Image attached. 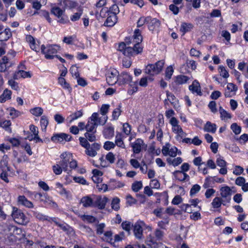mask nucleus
I'll return each mask as SVG.
<instances>
[{
    "mask_svg": "<svg viewBox=\"0 0 248 248\" xmlns=\"http://www.w3.org/2000/svg\"><path fill=\"white\" fill-rule=\"evenodd\" d=\"M26 41L29 43L30 47L36 52H39V42L38 41L36 42L34 38L31 35H27L26 37Z\"/></svg>",
    "mask_w": 248,
    "mask_h": 248,
    "instance_id": "obj_20",
    "label": "nucleus"
},
{
    "mask_svg": "<svg viewBox=\"0 0 248 248\" xmlns=\"http://www.w3.org/2000/svg\"><path fill=\"white\" fill-rule=\"evenodd\" d=\"M94 201V195L93 198L90 196H85L80 200V203L84 207H93Z\"/></svg>",
    "mask_w": 248,
    "mask_h": 248,
    "instance_id": "obj_27",
    "label": "nucleus"
},
{
    "mask_svg": "<svg viewBox=\"0 0 248 248\" xmlns=\"http://www.w3.org/2000/svg\"><path fill=\"white\" fill-rule=\"evenodd\" d=\"M8 158L7 156H3L0 160V170H10L8 166Z\"/></svg>",
    "mask_w": 248,
    "mask_h": 248,
    "instance_id": "obj_38",
    "label": "nucleus"
},
{
    "mask_svg": "<svg viewBox=\"0 0 248 248\" xmlns=\"http://www.w3.org/2000/svg\"><path fill=\"white\" fill-rule=\"evenodd\" d=\"M106 160V158L104 159V156L102 155L99 158L100 164L97 165L95 166L98 168H105L108 167L109 166V164L107 162Z\"/></svg>",
    "mask_w": 248,
    "mask_h": 248,
    "instance_id": "obj_60",
    "label": "nucleus"
},
{
    "mask_svg": "<svg viewBox=\"0 0 248 248\" xmlns=\"http://www.w3.org/2000/svg\"><path fill=\"white\" fill-rule=\"evenodd\" d=\"M31 75L29 72L25 71L24 70L20 69L16 72L13 75V78L14 79H18L21 78H31Z\"/></svg>",
    "mask_w": 248,
    "mask_h": 248,
    "instance_id": "obj_29",
    "label": "nucleus"
},
{
    "mask_svg": "<svg viewBox=\"0 0 248 248\" xmlns=\"http://www.w3.org/2000/svg\"><path fill=\"white\" fill-rule=\"evenodd\" d=\"M18 202L19 204L28 208H32L33 207V203L29 201L24 196H18Z\"/></svg>",
    "mask_w": 248,
    "mask_h": 248,
    "instance_id": "obj_28",
    "label": "nucleus"
},
{
    "mask_svg": "<svg viewBox=\"0 0 248 248\" xmlns=\"http://www.w3.org/2000/svg\"><path fill=\"white\" fill-rule=\"evenodd\" d=\"M189 89L193 93H196L199 95L202 94L200 83L196 80H195L192 84L189 86Z\"/></svg>",
    "mask_w": 248,
    "mask_h": 248,
    "instance_id": "obj_23",
    "label": "nucleus"
},
{
    "mask_svg": "<svg viewBox=\"0 0 248 248\" xmlns=\"http://www.w3.org/2000/svg\"><path fill=\"white\" fill-rule=\"evenodd\" d=\"M219 72L220 75L224 78H228L229 77L228 72L226 70L225 68L223 66H219Z\"/></svg>",
    "mask_w": 248,
    "mask_h": 248,
    "instance_id": "obj_55",
    "label": "nucleus"
},
{
    "mask_svg": "<svg viewBox=\"0 0 248 248\" xmlns=\"http://www.w3.org/2000/svg\"><path fill=\"white\" fill-rule=\"evenodd\" d=\"M150 20V16L140 17L137 21V27H142L145 23H147Z\"/></svg>",
    "mask_w": 248,
    "mask_h": 248,
    "instance_id": "obj_45",
    "label": "nucleus"
},
{
    "mask_svg": "<svg viewBox=\"0 0 248 248\" xmlns=\"http://www.w3.org/2000/svg\"><path fill=\"white\" fill-rule=\"evenodd\" d=\"M30 112L33 115L39 117L43 113V109L41 107H35L30 110Z\"/></svg>",
    "mask_w": 248,
    "mask_h": 248,
    "instance_id": "obj_46",
    "label": "nucleus"
},
{
    "mask_svg": "<svg viewBox=\"0 0 248 248\" xmlns=\"http://www.w3.org/2000/svg\"><path fill=\"white\" fill-rule=\"evenodd\" d=\"M173 69L172 66H170L166 68L165 71V77L167 79H170L173 73Z\"/></svg>",
    "mask_w": 248,
    "mask_h": 248,
    "instance_id": "obj_59",
    "label": "nucleus"
},
{
    "mask_svg": "<svg viewBox=\"0 0 248 248\" xmlns=\"http://www.w3.org/2000/svg\"><path fill=\"white\" fill-rule=\"evenodd\" d=\"M12 36V32L9 29H6L0 32V41L7 40Z\"/></svg>",
    "mask_w": 248,
    "mask_h": 248,
    "instance_id": "obj_36",
    "label": "nucleus"
},
{
    "mask_svg": "<svg viewBox=\"0 0 248 248\" xmlns=\"http://www.w3.org/2000/svg\"><path fill=\"white\" fill-rule=\"evenodd\" d=\"M201 189V186L195 184L194 185L190 191V194L191 196L195 195L196 193H197Z\"/></svg>",
    "mask_w": 248,
    "mask_h": 248,
    "instance_id": "obj_63",
    "label": "nucleus"
},
{
    "mask_svg": "<svg viewBox=\"0 0 248 248\" xmlns=\"http://www.w3.org/2000/svg\"><path fill=\"white\" fill-rule=\"evenodd\" d=\"M96 114H92L89 118L88 123L86 125V130L87 132H96V127L97 126L94 121L96 120Z\"/></svg>",
    "mask_w": 248,
    "mask_h": 248,
    "instance_id": "obj_15",
    "label": "nucleus"
},
{
    "mask_svg": "<svg viewBox=\"0 0 248 248\" xmlns=\"http://www.w3.org/2000/svg\"><path fill=\"white\" fill-rule=\"evenodd\" d=\"M58 82L63 88L67 89L69 91L71 90V88L69 84L63 78L60 77L58 78Z\"/></svg>",
    "mask_w": 248,
    "mask_h": 248,
    "instance_id": "obj_47",
    "label": "nucleus"
},
{
    "mask_svg": "<svg viewBox=\"0 0 248 248\" xmlns=\"http://www.w3.org/2000/svg\"><path fill=\"white\" fill-rule=\"evenodd\" d=\"M12 92L8 89H5L0 96V102L4 103L11 98Z\"/></svg>",
    "mask_w": 248,
    "mask_h": 248,
    "instance_id": "obj_35",
    "label": "nucleus"
},
{
    "mask_svg": "<svg viewBox=\"0 0 248 248\" xmlns=\"http://www.w3.org/2000/svg\"><path fill=\"white\" fill-rule=\"evenodd\" d=\"M164 63V61L161 60L158 61L155 64H148L144 70V72L151 76L157 75L162 71Z\"/></svg>",
    "mask_w": 248,
    "mask_h": 248,
    "instance_id": "obj_5",
    "label": "nucleus"
},
{
    "mask_svg": "<svg viewBox=\"0 0 248 248\" xmlns=\"http://www.w3.org/2000/svg\"><path fill=\"white\" fill-rule=\"evenodd\" d=\"M108 13L106 14L107 19L105 22V25L107 26L112 27L114 26L117 22V16L114 14H109Z\"/></svg>",
    "mask_w": 248,
    "mask_h": 248,
    "instance_id": "obj_25",
    "label": "nucleus"
},
{
    "mask_svg": "<svg viewBox=\"0 0 248 248\" xmlns=\"http://www.w3.org/2000/svg\"><path fill=\"white\" fill-rule=\"evenodd\" d=\"M83 115V112L82 110L77 111L74 113H72L67 118V120L69 121V123H71L74 121L82 117Z\"/></svg>",
    "mask_w": 248,
    "mask_h": 248,
    "instance_id": "obj_34",
    "label": "nucleus"
},
{
    "mask_svg": "<svg viewBox=\"0 0 248 248\" xmlns=\"http://www.w3.org/2000/svg\"><path fill=\"white\" fill-rule=\"evenodd\" d=\"M123 131L125 135H130L131 131V125L127 123H124L123 125Z\"/></svg>",
    "mask_w": 248,
    "mask_h": 248,
    "instance_id": "obj_56",
    "label": "nucleus"
},
{
    "mask_svg": "<svg viewBox=\"0 0 248 248\" xmlns=\"http://www.w3.org/2000/svg\"><path fill=\"white\" fill-rule=\"evenodd\" d=\"M93 114H96V120L94 121V122L96 123V125L98 126V125H104L108 120L107 116H104L102 117H98V114L96 112L93 113Z\"/></svg>",
    "mask_w": 248,
    "mask_h": 248,
    "instance_id": "obj_42",
    "label": "nucleus"
},
{
    "mask_svg": "<svg viewBox=\"0 0 248 248\" xmlns=\"http://www.w3.org/2000/svg\"><path fill=\"white\" fill-rule=\"evenodd\" d=\"M237 90V87L235 85L229 83L227 84L224 95L226 97H231L235 94Z\"/></svg>",
    "mask_w": 248,
    "mask_h": 248,
    "instance_id": "obj_17",
    "label": "nucleus"
},
{
    "mask_svg": "<svg viewBox=\"0 0 248 248\" xmlns=\"http://www.w3.org/2000/svg\"><path fill=\"white\" fill-rule=\"evenodd\" d=\"M219 111L222 120H227L232 118L231 114L224 110L221 107H219Z\"/></svg>",
    "mask_w": 248,
    "mask_h": 248,
    "instance_id": "obj_43",
    "label": "nucleus"
},
{
    "mask_svg": "<svg viewBox=\"0 0 248 248\" xmlns=\"http://www.w3.org/2000/svg\"><path fill=\"white\" fill-rule=\"evenodd\" d=\"M33 215L37 219L41 220H47V217L37 211H32Z\"/></svg>",
    "mask_w": 248,
    "mask_h": 248,
    "instance_id": "obj_62",
    "label": "nucleus"
},
{
    "mask_svg": "<svg viewBox=\"0 0 248 248\" xmlns=\"http://www.w3.org/2000/svg\"><path fill=\"white\" fill-rule=\"evenodd\" d=\"M164 234V232L158 229L155 230L154 233V235L156 237V239H158V240H162Z\"/></svg>",
    "mask_w": 248,
    "mask_h": 248,
    "instance_id": "obj_58",
    "label": "nucleus"
},
{
    "mask_svg": "<svg viewBox=\"0 0 248 248\" xmlns=\"http://www.w3.org/2000/svg\"><path fill=\"white\" fill-rule=\"evenodd\" d=\"M148 29L150 31H154L159 28L160 26V21L155 18H152L150 16V20L148 23Z\"/></svg>",
    "mask_w": 248,
    "mask_h": 248,
    "instance_id": "obj_24",
    "label": "nucleus"
},
{
    "mask_svg": "<svg viewBox=\"0 0 248 248\" xmlns=\"http://www.w3.org/2000/svg\"><path fill=\"white\" fill-rule=\"evenodd\" d=\"M100 148V144L97 143H93L90 144L88 147L86 148L85 153L88 155L94 157L97 155V151Z\"/></svg>",
    "mask_w": 248,
    "mask_h": 248,
    "instance_id": "obj_14",
    "label": "nucleus"
},
{
    "mask_svg": "<svg viewBox=\"0 0 248 248\" xmlns=\"http://www.w3.org/2000/svg\"><path fill=\"white\" fill-rule=\"evenodd\" d=\"M103 133L106 139L112 138L114 135V129L111 126L106 127L104 130Z\"/></svg>",
    "mask_w": 248,
    "mask_h": 248,
    "instance_id": "obj_39",
    "label": "nucleus"
},
{
    "mask_svg": "<svg viewBox=\"0 0 248 248\" xmlns=\"http://www.w3.org/2000/svg\"><path fill=\"white\" fill-rule=\"evenodd\" d=\"M167 97L169 101L173 106L175 109H177L179 107V101L173 94L170 93L169 91H166Z\"/></svg>",
    "mask_w": 248,
    "mask_h": 248,
    "instance_id": "obj_22",
    "label": "nucleus"
},
{
    "mask_svg": "<svg viewBox=\"0 0 248 248\" xmlns=\"http://www.w3.org/2000/svg\"><path fill=\"white\" fill-rule=\"evenodd\" d=\"M72 155L69 153H64L61 155L62 160L60 162V164L64 171L68 170V165L72 160Z\"/></svg>",
    "mask_w": 248,
    "mask_h": 248,
    "instance_id": "obj_10",
    "label": "nucleus"
},
{
    "mask_svg": "<svg viewBox=\"0 0 248 248\" xmlns=\"http://www.w3.org/2000/svg\"><path fill=\"white\" fill-rule=\"evenodd\" d=\"M44 197L45 199H41V201L43 202L46 205L53 208L57 207L56 203L52 200L51 198L48 197L46 194H44Z\"/></svg>",
    "mask_w": 248,
    "mask_h": 248,
    "instance_id": "obj_37",
    "label": "nucleus"
},
{
    "mask_svg": "<svg viewBox=\"0 0 248 248\" xmlns=\"http://www.w3.org/2000/svg\"><path fill=\"white\" fill-rule=\"evenodd\" d=\"M204 131L205 132L214 133L217 130V126L215 124L211 123L210 122H207L204 125L203 128Z\"/></svg>",
    "mask_w": 248,
    "mask_h": 248,
    "instance_id": "obj_33",
    "label": "nucleus"
},
{
    "mask_svg": "<svg viewBox=\"0 0 248 248\" xmlns=\"http://www.w3.org/2000/svg\"><path fill=\"white\" fill-rule=\"evenodd\" d=\"M48 124V121L46 117L43 116L40 120V124L42 131H46Z\"/></svg>",
    "mask_w": 248,
    "mask_h": 248,
    "instance_id": "obj_49",
    "label": "nucleus"
},
{
    "mask_svg": "<svg viewBox=\"0 0 248 248\" xmlns=\"http://www.w3.org/2000/svg\"><path fill=\"white\" fill-rule=\"evenodd\" d=\"M132 77L127 72H122L119 75L118 84L120 85L128 83L132 81Z\"/></svg>",
    "mask_w": 248,
    "mask_h": 248,
    "instance_id": "obj_19",
    "label": "nucleus"
},
{
    "mask_svg": "<svg viewBox=\"0 0 248 248\" xmlns=\"http://www.w3.org/2000/svg\"><path fill=\"white\" fill-rule=\"evenodd\" d=\"M177 152L178 149L175 146L170 147V145L169 143H166L162 149V153L165 156L170 155L173 157L177 155Z\"/></svg>",
    "mask_w": 248,
    "mask_h": 248,
    "instance_id": "obj_11",
    "label": "nucleus"
},
{
    "mask_svg": "<svg viewBox=\"0 0 248 248\" xmlns=\"http://www.w3.org/2000/svg\"><path fill=\"white\" fill-rule=\"evenodd\" d=\"M0 233H1L7 236V238L10 236H13L14 238H11L12 240H16V239H21L24 238L27 240V243L31 246L33 244V241L31 238V235L29 233H23V231L20 228L16 226L10 224H3L0 226Z\"/></svg>",
    "mask_w": 248,
    "mask_h": 248,
    "instance_id": "obj_2",
    "label": "nucleus"
},
{
    "mask_svg": "<svg viewBox=\"0 0 248 248\" xmlns=\"http://www.w3.org/2000/svg\"><path fill=\"white\" fill-rule=\"evenodd\" d=\"M51 12L57 17H60L64 14V9H62L58 6L52 7Z\"/></svg>",
    "mask_w": 248,
    "mask_h": 248,
    "instance_id": "obj_40",
    "label": "nucleus"
},
{
    "mask_svg": "<svg viewBox=\"0 0 248 248\" xmlns=\"http://www.w3.org/2000/svg\"><path fill=\"white\" fill-rule=\"evenodd\" d=\"M108 199L106 197L102 198L99 196L94 195L93 206L94 207H98L102 209L105 207Z\"/></svg>",
    "mask_w": 248,
    "mask_h": 248,
    "instance_id": "obj_13",
    "label": "nucleus"
},
{
    "mask_svg": "<svg viewBox=\"0 0 248 248\" xmlns=\"http://www.w3.org/2000/svg\"><path fill=\"white\" fill-rule=\"evenodd\" d=\"M142 40L140 30L136 29L133 37L126 39L125 42L120 43L118 50L127 57L135 56L142 52L143 47L140 44Z\"/></svg>",
    "mask_w": 248,
    "mask_h": 248,
    "instance_id": "obj_1",
    "label": "nucleus"
},
{
    "mask_svg": "<svg viewBox=\"0 0 248 248\" xmlns=\"http://www.w3.org/2000/svg\"><path fill=\"white\" fill-rule=\"evenodd\" d=\"M124 136L120 132H117L115 136V144L118 147L123 149L125 148V145L124 142Z\"/></svg>",
    "mask_w": 248,
    "mask_h": 248,
    "instance_id": "obj_26",
    "label": "nucleus"
},
{
    "mask_svg": "<svg viewBox=\"0 0 248 248\" xmlns=\"http://www.w3.org/2000/svg\"><path fill=\"white\" fill-rule=\"evenodd\" d=\"M145 227V223L141 220H138L133 226V232L135 237L139 240L143 238V227Z\"/></svg>",
    "mask_w": 248,
    "mask_h": 248,
    "instance_id": "obj_9",
    "label": "nucleus"
},
{
    "mask_svg": "<svg viewBox=\"0 0 248 248\" xmlns=\"http://www.w3.org/2000/svg\"><path fill=\"white\" fill-rule=\"evenodd\" d=\"M119 12V9L118 6L116 4H113L109 8V9H108L107 7L102 8L100 11V14L102 17H106V15L107 13H108V15L114 14L116 16Z\"/></svg>",
    "mask_w": 248,
    "mask_h": 248,
    "instance_id": "obj_12",
    "label": "nucleus"
},
{
    "mask_svg": "<svg viewBox=\"0 0 248 248\" xmlns=\"http://www.w3.org/2000/svg\"><path fill=\"white\" fill-rule=\"evenodd\" d=\"M82 10L81 9H79L78 12L74 13L70 16L71 20L75 22L79 20L82 15Z\"/></svg>",
    "mask_w": 248,
    "mask_h": 248,
    "instance_id": "obj_52",
    "label": "nucleus"
},
{
    "mask_svg": "<svg viewBox=\"0 0 248 248\" xmlns=\"http://www.w3.org/2000/svg\"><path fill=\"white\" fill-rule=\"evenodd\" d=\"M79 217L83 221L90 223L95 222L96 220L95 217L90 215H82Z\"/></svg>",
    "mask_w": 248,
    "mask_h": 248,
    "instance_id": "obj_44",
    "label": "nucleus"
},
{
    "mask_svg": "<svg viewBox=\"0 0 248 248\" xmlns=\"http://www.w3.org/2000/svg\"><path fill=\"white\" fill-rule=\"evenodd\" d=\"M71 139V136L63 133L54 135L51 137V140L53 141L59 142H62L64 140L69 141Z\"/></svg>",
    "mask_w": 248,
    "mask_h": 248,
    "instance_id": "obj_16",
    "label": "nucleus"
},
{
    "mask_svg": "<svg viewBox=\"0 0 248 248\" xmlns=\"http://www.w3.org/2000/svg\"><path fill=\"white\" fill-rule=\"evenodd\" d=\"M142 187V183L141 181H136L132 185V189L134 192H138Z\"/></svg>",
    "mask_w": 248,
    "mask_h": 248,
    "instance_id": "obj_51",
    "label": "nucleus"
},
{
    "mask_svg": "<svg viewBox=\"0 0 248 248\" xmlns=\"http://www.w3.org/2000/svg\"><path fill=\"white\" fill-rule=\"evenodd\" d=\"M121 104H119L118 108H115L112 112V117L113 120H117L121 113Z\"/></svg>",
    "mask_w": 248,
    "mask_h": 248,
    "instance_id": "obj_48",
    "label": "nucleus"
},
{
    "mask_svg": "<svg viewBox=\"0 0 248 248\" xmlns=\"http://www.w3.org/2000/svg\"><path fill=\"white\" fill-rule=\"evenodd\" d=\"M119 202L120 200L119 198H114L111 202V208L116 211L118 210L120 208Z\"/></svg>",
    "mask_w": 248,
    "mask_h": 248,
    "instance_id": "obj_54",
    "label": "nucleus"
},
{
    "mask_svg": "<svg viewBox=\"0 0 248 248\" xmlns=\"http://www.w3.org/2000/svg\"><path fill=\"white\" fill-rule=\"evenodd\" d=\"M12 216L14 220L19 224L26 225L30 221L29 218L21 210L15 207H13Z\"/></svg>",
    "mask_w": 248,
    "mask_h": 248,
    "instance_id": "obj_4",
    "label": "nucleus"
},
{
    "mask_svg": "<svg viewBox=\"0 0 248 248\" xmlns=\"http://www.w3.org/2000/svg\"><path fill=\"white\" fill-rule=\"evenodd\" d=\"M233 188V187L231 188L227 186H222L220 188L221 198L226 203L230 202L232 194L235 192V191L232 190Z\"/></svg>",
    "mask_w": 248,
    "mask_h": 248,
    "instance_id": "obj_8",
    "label": "nucleus"
},
{
    "mask_svg": "<svg viewBox=\"0 0 248 248\" xmlns=\"http://www.w3.org/2000/svg\"><path fill=\"white\" fill-rule=\"evenodd\" d=\"M106 159L109 162L110 164H112L115 160V156L112 152H109L106 155Z\"/></svg>",
    "mask_w": 248,
    "mask_h": 248,
    "instance_id": "obj_64",
    "label": "nucleus"
},
{
    "mask_svg": "<svg viewBox=\"0 0 248 248\" xmlns=\"http://www.w3.org/2000/svg\"><path fill=\"white\" fill-rule=\"evenodd\" d=\"M144 145V142L142 140L140 139H137L135 142L131 144L133 153L136 154L140 153Z\"/></svg>",
    "mask_w": 248,
    "mask_h": 248,
    "instance_id": "obj_18",
    "label": "nucleus"
},
{
    "mask_svg": "<svg viewBox=\"0 0 248 248\" xmlns=\"http://www.w3.org/2000/svg\"><path fill=\"white\" fill-rule=\"evenodd\" d=\"M60 49V46L57 45H42L41 46V53L46 59H53Z\"/></svg>",
    "mask_w": 248,
    "mask_h": 248,
    "instance_id": "obj_3",
    "label": "nucleus"
},
{
    "mask_svg": "<svg viewBox=\"0 0 248 248\" xmlns=\"http://www.w3.org/2000/svg\"><path fill=\"white\" fill-rule=\"evenodd\" d=\"M62 2L66 7L74 8L77 6V3L71 0H63Z\"/></svg>",
    "mask_w": 248,
    "mask_h": 248,
    "instance_id": "obj_50",
    "label": "nucleus"
},
{
    "mask_svg": "<svg viewBox=\"0 0 248 248\" xmlns=\"http://www.w3.org/2000/svg\"><path fill=\"white\" fill-rule=\"evenodd\" d=\"M169 123L172 126V132L177 134V140H179L186 136V133L183 131L181 126L179 124L178 120L175 117H171Z\"/></svg>",
    "mask_w": 248,
    "mask_h": 248,
    "instance_id": "obj_6",
    "label": "nucleus"
},
{
    "mask_svg": "<svg viewBox=\"0 0 248 248\" xmlns=\"http://www.w3.org/2000/svg\"><path fill=\"white\" fill-rule=\"evenodd\" d=\"M226 204V202H224L223 200L221 197H215L211 203L214 208H218L220 207L221 204L225 205Z\"/></svg>",
    "mask_w": 248,
    "mask_h": 248,
    "instance_id": "obj_32",
    "label": "nucleus"
},
{
    "mask_svg": "<svg viewBox=\"0 0 248 248\" xmlns=\"http://www.w3.org/2000/svg\"><path fill=\"white\" fill-rule=\"evenodd\" d=\"M119 72L114 68L109 69L106 74V80L109 85L115 84L119 80Z\"/></svg>",
    "mask_w": 248,
    "mask_h": 248,
    "instance_id": "obj_7",
    "label": "nucleus"
},
{
    "mask_svg": "<svg viewBox=\"0 0 248 248\" xmlns=\"http://www.w3.org/2000/svg\"><path fill=\"white\" fill-rule=\"evenodd\" d=\"M193 28V25L191 23L183 22L181 25L180 31L183 33V34L186 32L190 31Z\"/></svg>",
    "mask_w": 248,
    "mask_h": 248,
    "instance_id": "obj_41",
    "label": "nucleus"
},
{
    "mask_svg": "<svg viewBox=\"0 0 248 248\" xmlns=\"http://www.w3.org/2000/svg\"><path fill=\"white\" fill-rule=\"evenodd\" d=\"M173 174L176 179L180 181H184L189 178V175L181 170L175 171Z\"/></svg>",
    "mask_w": 248,
    "mask_h": 248,
    "instance_id": "obj_31",
    "label": "nucleus"
},
{
    "mask_svg": "<svg viewBox=\"0 0 248 248\" xmlns=\"http://www.w3.org/2000/svg\"><path fill=\"white\" fill-rule=\"evenodd\" d=\"M121 226L124 230L129 233L132 226V224L130 222L127 221H124L122 223Z\"/></svg>",
    "mask_w": 248,
    "mask_h": 248,
    "instance_id": "obj_61",
    "label": "nucleus"
},
{
    "mask_svg": "<svg viewBox=\"0 0 248 248\" xmlns=\"http://www.w3.org/2000/svg\"><path fill=\"white\" fill-rule=\"evenodd\" d=\"M158 239H156V237L154 235L150 234L146 238V242L148 245L152 248H158L159 245L157 242Z\"/></svg>",
    "mask_w": 248,
    "mask_h": 248,
    "instance_id": "obj_21",
    "label": "nucleus"
},
{
    "mask_svg": "<svg viewBox=\"0 0 248 248\" xmlns=\"http://www.w3.org/2000/svg\"><path fill=\"white\" fill-rule=\"evenodd\" d=\"M231 128L235 135H238L241 133V127L236 123H233L231 125Z\"/></svg>",
    "mask_w": 248,
    "mask_h": 248,
    "instance_id": "obj_53",
    "label": "nucleus"
},
{
    "mask_svg": "<svg viewBox=\"0 0 248 248\" xmlns=\"http://www.w3.org/2000/svg\"><path fill=\"white\" fill-rule=\"evenodd\" d=\"M11 125V123L10 120H5L0 123V126L4 128L7 131H11L10 126Z\"/></svg>",
    "mask_w": 248,
    "mask_h": 248,
    "instance_id": "obj_57",
    "label": "nucleus"
},
{
    "mask_svg": "<svg viewBox=\"0 0 248 248\" xmlns=\"http://www.w3.org/2000/svg\"><path fill=\"white\" fill-rule=\"evenodd\" d=\"M189 79V77L183 75H180L174 78V82L176 85H182L186 83Z\"/></svg>",
    "mask_w": 248,
    "mask_h": 248,
    "instance_id": "obj_30",
    "label": "nucleus"
}]
</instances>
